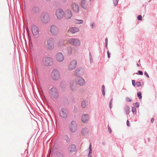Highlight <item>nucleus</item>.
Here are the masks:
<instances>
[{"label": "nucleus", "instance_id": "nucleus-10", "mask_svg": "<svg viewBox=\"0 0 157 157\" xmlns=\"http://www.w3.org/2000/svg\"><path fill=\"white\" fill-rule=\"evenodd\" d=\"M65 17L67 19H69L71 18L72 16L71 11L69 10H67L64 13Z\"/></svg>", "mask_w": 157, "mask_h": 157}, {"label": "nucleus", "instance_id": "nucleus-45", "mask_svg": "<svg viewBox=\"0 0 157 157\" xmlns=\"http://www.w3.org/2000/svg\"><path fill=\"white\" fill-rule=\"evenodd\" d=\"M107 55H108V58H109L110 57V54L109 53V51L107 52Z\"/></svg>", "mask_w": 157, "mask_h": 157}, {"label": "nucleus", "instance_id": "nucleus-48", "mask_svg": "<svg viewBox=\"0 0 157 157\" xmlns=\"http://www.w3.org/2000/svg\"><path fill=\"white\" fill-rule=\"evenodd\" d=\"M111 104V103H109V108L111 109L112 108Z\"/></svg>", "mask_w": 157, "mask_h": 157}, {"label": "nucleus", "instance_id": "nucleus-32", "mask_svg": "<svg viewBox=\"0 0 157 157\" xmlns=\"http://www.w3.org/2000/svg\"><path fill=\"white\" fill-rule=\"evenodd\" d=\"M136 86H140L141 85V83L140 82H137L136 83Z\"/></svg>", "mask_w": 157, "mask_h": 157}, {"label": "nucleus", "instance_id": "nucleus-38", "mask_svg": "<svg viewBox=\"0 0 157 157\" xmlns=\"http://www.w3.org/2000/svg\"><path fill=\"white\" fill-rule=\"evenodd\" d=\"M126 100L128 102H131L132 101L128 97L126 98Z\"/></svg>", "mask_w": 157, "mask_h": 157}, {"label": "nucleus", "instance_id": "nucleus-24", "mask_svg": "<svg viewBox=\"0 0 157 157\" xmlns=\"http://www.w3.org/2000/svg\"><path fill=\"white\" fill-rule=\"evenodd\" d=\"M105 86L104 85H102V86H101V91L102 92V94L104 96H105Z\"/></svg>", "mask_w": 157, "mask_h": 157}, {"label": "nucleus", "instance_id": "nucleus-28", "mask_svg": "<svg viewBox=\"0 0 157 157\" xmlns=\"http://www.w3.org/2000/svg\"><path fill=\"white\" fill-rule=\"evenodd\" d=\"M76 84V83L75 82H72L71 83H70V87L73 90V86H75Z\"/></svg>", "mask_w": 157, "mask_h": 157}, {"label": "nucleus", "instance_id": "nucleus-34", "mask_svg": "<svg viewBox=\"0 0 157 157\" xmlns=\"http://www.w3.org/2000/svg\"><path fill=\"white\" fill-rule=\"evenodd\" d=\"M80 72V71H79V69H77L76 71H75V75H78L79 74V72Z\"/></svg>", "mask_w": 157, "mask_h": 157}, {"label": "nucleus", "instance_id": "nucleus-27", "mask_svg": "<svg viewBox=\"0 0 157 157\" xmlns=\"http://www.w3.org/2000/svg\"><path fill=\"white\" fill-rule=\"evenodd\" d=\"M67 53L69 54H71L72 52V48L71 47H68L67 49Z\"/></svg>", "mask_w": 157, "mask_h": 157}, {"label": "nucleus", "instance_id": "nucleus-53", "mask_svg": "<svg viewBox=\"0 0 157 157\" xmlns=\"http://www.w3.org/2000/svg\"><path fill=\"white\" fill-rule=\"evenodd\" d=\"M47 1H51V0H46Z\"/></svg>", "mask_w": 157, "mask_h": 157}, {"label": "nucleus", "instance_id": "nucleus-12", "mask_svg": "<svg viewBox=\"0 0 157 157\" xmlns=\"http://www.w3.org/2000/svg\"><path fill=\"white\" fill-rule=\"evenodd\" d=\"M32 31L33 33L34 36H36L39 33V30L37 26L35 25H33L32 27Z\"/></svg>", "mask_w": 157, "mask_h": 157}, {"label": "nucleus", "instance_id": "nucleus-55", "mask_svg": "<svg viewBox=\"0 0 157 157\" xmlns=\"http://www.w3.org/2000/svg\"><path fill=\"white\" fill-rule=\"evenodd\" d=\"M122 157H123L122 156Z\"/></svg>", "mask_w": 157, "mask_h": 157}, {"label": "nucleus", "instance_id": "nucleus-14", "mask_svg": "<svg viewBox=\"0 0 157 157\" xmlns=\"http://www.w3.org/2000/svg\"><path fill=\"white\" fill-rule=\"evenodd\" d=\"M76 82L80 85H83L85 83V81L82 78L78 77L76 79Z\"/></svg>", "mask_w": 157, "mask_h": 157}, {"label": "nucleus", "instance_id": "nucleus-40", "mask_svg": "<svg viewBox=\"0 0 157 157\" xmlns=\"http://www.w3.org/2000/svg\"><path fill=\"white\" fill-rule=\"evenodd\" d=\"M139 74L140 75H143V72L140 71H138Z\"/></svg>", "mask_w": 157, "mask_h": 157}, {"label": "nucleus", "instance_id": "nucleus-54", "mask_svg": "<svg viewBox=\"0 0 157 157\" xmlns=\"http://www.w3.org/2000/svg\"><path fill=\"white\" fill-rule=\"evenodd\" d=\"M140 60H139V62H140Z\"/></svg>", "mask_w": 157, "mask_h": 157}, {"label": "nucleus", "instance_id": "nucleus-25", "mask_svg": "<svg viewBox=\"0 0 157 157\" xmlns=\"http://www.w3.org/2000/svg\"><path fill=\"white\" fill-rule=\"evenodd\" d=\"M89 149H89L90 151H89V155H88V157H91V155L90 154L92 153V149H91V145L90 144V145Z\"/></svg>", "mask_w": 157, "mask_h": 157}, {"label": "nucleus", "instance_id": "nucleus-6", "mask_svg": "<svg viewBox=\"0 0 157 157\" xmlns=\"http://www.w3.org/2000/svg\"><path fill=\"white\" fill-rule=\"evenodd\" d=\"M50 15L48 14H43L41 16V20L44 23L48 22L50 20Z\"/></svg>", "mask_w": 157, "mask_h": 157}, {"label": "nucleus", "instance_id": "nucleus-31", "mask_svg": "<svg viewBox=\"0 0 157 157\" xmlns=\"http://www.w3.org/2000/svg\"><path fill=\"white\" fill-rule=\"evenodd\" d=\"M119 0H113V4L114 6H116Z\"/></svg>", "mask_w": 157, "mask_h": 157}, {"label": "nucleus", "instance_id": "nucleus-36", "mask_svg": "<svg viewBox=\"0 0 157 157\" xmlns=\"http://www.w3.org/2000/svg\"><path fill=\"white\" fill-rule=\"evenodd\" d=\"M57 157H63V155L61 153L57 154Z\"/></svg>", "mask_w": 157, "mask_h": 157}, {"label": "nucleus", "instance_id": "nucleus-23", "mask_svg": "<svg viewBox=\"0 0 157 157\" xmlns=\"http://www.w3.org/2000/svg\"><path fill=\"white\" fill-rule=\"evenodd\" d=\"M124 110L125 111L127 115L129 114L130 112L129 108V107L126 105L124 108Z\"/></svg>", "mask_w": 157, "mask_h": 157}, {"label": "nucleus", "instance_id": "nucleus-30", "mask_svg": "<svg viewBox=\"0 0 157 157\" xmlns=\"http://www.w3.org/2000/svg\"><path fill=\"white\" fill-rule=\"evenodd\" d=\"M82 105L83 108H85L86 106V102L85 101H83L82 103Z\"/></svg>", "mask_w": 157, "mask_h": 157}, {"label": "nucleus", "instance_id": "nucleus-41", "mask_svg": "<svg viewBox=\"0 0 157 157\" xmlns=\"http://www.w3.org/2000/svg\"><path fill=\"white\" fill-rule=\"evenodd\" d=\"M132 82L133 86H135L136 85V84L135 83V81L134 80H133L132 81Z\"/></svg>", "mask_w": 157, "mask_h": 157}, {"label": "nucleus", "instance_id": "nucleus-17", "mask_svg": "<svg viewBox=\"0 0 157 157\" xmlns=\"http://www.w3.org/2000/svg\"><path fill=\"white\" fill-rule=\"evenodd\" d=\"M89 119L88 116L87 115L84 114L82 117V121L84 123H86Z\"/></svg>", "mask_w": 157, "mask_h": 157}, {"label": "nucleus", "instance_id": "nucleus-16", "mask_svg": "<svg viewBox=\"0 0 157 157\" xmlns=\"http://www.w3.org/2000/svg\"><path fill=\"white\" fill-rule=\"evenodd\" d=\"M72 9L73 11L75 13L78 12L79 11V6L77 3L73 2L72 5Z\"/></svg>", "mask_w": 157, "mask_h": 157}, {"label": "nucleus", "instance_id": "nucleus-11", "mask_svg": "<svg viewBox=\"0 0 157 157\" xmlns=\"http://www.w3.org/2000/svg\"><path fill=\"white\" fill-rule=\"evenodd\" d=\"M56 58L58 61L61 62L63 60L64 56L62 53L59 52L56 54Z\"/></svg>", "mask_w": 157, "mask_h": 157}, {"label": "nucleus", "instance_id": "nucleus-22", "mask_svg": "<svg viewBox=\"0 0 157 157\" xmlns=\"http://www.w3.org/2000/svg\"><path fill=\"white\" fill-rule=\"evenodd\" d=\"M89 132V131L87 128H84L82 130V134L83 136L87 135Z\"/></svg>", "mask_w": 157, "mask_h": 157}, {"label": "nucleus", "instance_id": "nucleus-33", "mask_svg": "<svg viewBox=\"0 0 157 157\" xmlns=\"http://www.w3.org/2000/svg\"><path fill=\"white\" fill-rule=\"evenodd\" d=\"M137 19L139 20H142V16L140 15H138L137 17Z\"/></svg>", "mask_w": 157, "mask_h": 157}, {"label": "nucleus", "instance_id": "nucleus-52", "mask_svg": "<svg viewBox=\"0 0 157 157\" xmlns=\"http://www.w3.org/2000/svg\"><path fill=\"white\" fill-rule=\"evenodd\" d=\"M147 140H148V141H150V138H147Z\"/></svg>", "mask_w": 157, "mask_h": 157}, {"label": "nucleus", "instance_id": "nucleus-35", "mask_svg": "<svg viewBox=\"0 0 157 157\" xmlns=\"http://www.w3.org/2000/svg\"><path fill=\"white\" fill-rule=\"evenodd\" d=\"M134 105L136 107L138 108L139 106V103L138 102H136L135 103Z\"/></svg>", "mask_w": 157, "mask_h": 157}, {"label": "nucleus", "instance_id": "nucleus-7", "mask_svg": "<svg viewBox=\"0 0 157 157\" xmlns=\"http://www.w3.org/2000/svg\"><path fill=\"white\" fill-rule=\"evenodd\" d=\"M77 64V62L76 60H72L68 66V69L70 71H72L75 69Z\"/></svg>", "mask_w": 157, "mask_h": 157}, {"label": "nucleus", "instance_id": "nucleus-20", "mask_svg": "<svg viewBox=\"0 0 157 157\" xmlns=\"http://www.w3.org/2000/svg\"><path fill=\"white\" fill-rule=\"evenodd\" d=\"M87 5V2L85 0H82L81 2V5L82 7L84 8H85Z\"/></svg>", "mask_w": 157, "mask_h": 157}, {"label": "nucleus", "instance_id": "nucleus-37", "mask_svg": "<svg viewBox=\"0 0 157 157\" xmlns=\"http://www.w3.org/2000/svg\"><path fill=\"white\" fill-rule=\"evenodd\" d=\"M108 128L109 133H111L112 132V130L110 128L109 125L108 126Z\"/></svg>", "mask_w": 157, "mask_h": 157}, {"label": "nucleus", "instance_id": "nucleus-18", "mask_svg": "<svg viewBox=\"0 0 157 157\" xmlns=\"http://www.w3.org/2000/svg\"><path fill=\"white\" fill-rule=\"evenodd\" d=\"M79 31V29L78 28L74 27H71L69 29V31L73 33H75Z\"/></svg>", "mask_w": 157, "mask_h": 157}, {"label": "nucleus", "instance_id": "nucleus-50", "mask_svg": "<svg viewBox=\"0 0 157 157\" xmlns=\"http://www.w3.org/2000/svg\"><path fill=\"white\" fill-rule=\"evenodd\" d=\"M112 99H111V100L109 102V103H112Z\"/></svg>", "mask_w": 157, "mask_h": 157}, {"label": "nucleus", "instance_id": "nucleus-39", "mask_svg": "<svg viewBox=\"0 0 157 157\" xmlns=\"http://www.w3.org/2000/svg\"><path fill=\"white\" fill-rule=\"evenodd\" d=\"M62 45V42H60L58 43V46L59 47H60Z\"/></svg>", "mask_w": 157, "mask_h": 157}, {"label": "nucleus", "instance_id": "nucleus-3", "mask_svg": "<svg viewBox=\"0 0 157 157\" xmlns=\"http://www.w3.org/2000/svg\"><path fill=\"white\" fill-rule=\"evenodd\" d=\"M55 15L58 19H61L63 17L64 15V12L63 10L60 8L56 9Z\"/></svg>", "mask_w": 157, "mask_h": 157}, {"label": "nucleus", "instance_id": "nucleus-21", "mask_svg": "<svg viewBox=\"0 0 157 157\" xmlns=\"http://www.w3.org/2000/svg\"><path fill=\"white\" fill-rule=\"evenodd\" d=\"M74 23L76 24H81L83 22V21L82 20H78L76 19H74L73 20Z\"/></svg>", "mask_w": 157, "mask_h": 157}, {"label": "nucleus", "instance_id": "nucleus-51", "mask_svg": "<svg viewBox=\"0 0 157 157\" xmlns=\"http://www.w3.org/2000/svg\"><path fill=\"white\" fill-rule=\"evenodd\" d=\"M137 65L138 67H139V66H140V65H139V64H138V63H137Z\"/></svg>", "mask_w": 157, "mask_h": 157}, {"label": "nucleus", "instance_id": "nucleus-5", "mask_svg": "<svg viewBox=\"0 0 157 157\" xmlns=\"http://www.w3.org/2000/svg\"><path fill=\"white\" fill-rule=\"evenodd\" d=\"M68 42L71 44L75 46H78L80 44V41L77 39H70L68 40Z\"/></svg>", "mask_w": 157, "mask_h": 157}, {"label": "nucleus", "instance_id": "nucleus-19", "mask_svg": "<svg viewBox=\"0 0 157 157\" xmlns=\"http://www.w3.org/2000/svg\"><path fill=\"white\" fill-rule=\"evenodd\" d=\"M76 147L75 145L74 144L71 145L69 147L70 152L71 153L75 152L76 150Z\"/></svg>", "mask_w": 157, "mask_h": 157}, {"label": "nucleus", "instance_id": "nucleus-29", "mask_svg": "<svg viewBox=\"0 0 157 157\" xmlns=\"http://www.w3.org/2000/svg\"><path fill=\"white\" fill-rule=\"evenodd\" d=\"M137 95L139 99L140 100L142 99V96L141 95V92H138L137 94Z\"/></svg>", "mask_w": 157, "mask_h": 157}, {"label": "nucleus", "instance_id": "nucleus-44", "mask_svg": "<svg viewBox=\"0 0 157 157\" xmlns=\"http://www.w3.org/2000/svg\"><path fill=\"white\" fill-rule=\"evenodd\" d=\"M127 125L129 127L130 126V124L129 122V121L128 120H127V121L126 122Z\"/></svg>", "mask_w": 157, "mask_h": 157}, {"label": "nucleus", "instance_id": "nucleus-4", "mask_svg": "<svg viewBox=\"0 0 157 157\" xmlns=\"http://www.w3.org/2000/svg\"><path fill=\"white\" fill-rule=\"evenodd\" d=\"M42 62L43 64L46 66H51L53 64L52 59L51 58L48 57L44 58Z\"/></svg>", "mask_w": 157, "mask_h": 157}, {"label": "nucleus", "instance_id": "nucleus-49", "mask_svg": "<svg viewBox=\"0 0 157 157\" xmlns=\"http://www.w3.org/2000/svg\"><path fill=\"white\" fill-rule=\"evenodd\" d=\"M105 142H104V141L103 142H102V144H103V145H105Z\"/></svg>", "mask_w": 157, "mask_h": 157}, {"label": "nucleus", "instance_id": "nucleus-9", "mask_svg": "<svg viewBox=\"0 0 157 157\" xmlns=\"http://www.w3.org/2000/svg\"><path fill=\"white\" fill-rule=\"evenodd\" d=\"M50 94L53 98H56L58 97L57 90L55 88L51 89L50 91Z\"/></svg>", "mask_w": 157, "mask_h": 157}, {"label": "nucleus", "instance_id": "nucleus-43", "mask_svg": "<svg viewBox=\"0 0 157 157\" xmlns=\"http://www.w3.org/2000/svg\"><path fill=\"white\" fill-rule=\"evenodd\" d=\"M144 75H146V76L148 78H149V76L148 75V74L147 73V72L146 71H145L144 72Z\"/></svg>", "mask_w": 157, "mask_h": 157}, {"label": "nucleus", "instance_id": "nucleus-42", "mask_svg": "<svg viewBox=\"0 0 157 157\" xmlns=\"http://www.w3.org/2000/svg\"><path fill=\"white\" fill-rule=\"evenodd\" d=\"M105 46H107V44H108V39L106 38L105 39Z\"/></svg>", "mask_w": 157, "mask_h": 157}, {"label": "nucleus", "instance_id": "nucleus-2", "mask_svg": "<svg viewBox=\"0 0 157 157\" xmlns=\"http://www.w3.org/2000/svg\"><path fill=\"white\" fill-rule=\"evenodd\" d=\"M55 40L52 38L49 39L47 42L46 46L47 48L49 50L52 49L54 47Z\"/></svg>", "mask_w": 157, "mask_h": 157}, {"label": "nucleus", "instance_id": "nucleus-46", "mask_svg": "<svg viewBox=\"0 0 157 157\" xmlns=\"http://www.w3.org/2000/svg\"><path fill=\"white\" fill-rule=\"evenodd\" d=\"M154 121V119L153 118H152L151 119V121L152 123H153Z\"/></svg>", "mask_w": 157, "mask_h": 157}, {"label": "nucleus", "instance_id": "nucleus-1", "mask_svg": "<svg viewBox=\"0 0 157 157\" xmlns=\"http://www.w3.org/2000/svg\"><path fill=\"white\" fill-rule=\"evenodd\" d=\"M51 77L52 79L56 80L59 79L60 75L59 71L57 70H53L51 74Z\"/></svg>", "mask_w": 157, "mask_h": 157}, {"label": "nucleus", "instance_id": "nucleus-8", "mask_svg": "<svg viewBox=\"0 0 157 157\" xmlns=\"http://www.w3.org/2000/svg\"><path fill=\"white\" fill-rule=\"evenodd\" d=\"M59 31L58 28L55 25H52L50 27V31L53 35H57Z\"/></svg>", "mask_w": 157, "mask_h": 157}, {"label": "nucleus", "instance_id": "nucleus-15", "mask_svg": "<svg viewBox=\"0 0 157 157\" xmlns=\"http://www.w3.org/2000/svg\"><path fill=\"white\" fill-rule=\"evenodd\" d=\"M77 126L75 123L74 122H72L70 124V128L72 132H75L77 129Z\"/></svg>", "mask_w": 157, "mask_h": 157}, {"label": "nucleus", "instance_id": "nucleus-47", "mask_svg": "<svg viewBox=\"0 0 157 157\" xmlns=\"http://www.w3.org/2000/svg\"><path fill=\"white\" fill-rule=\"evenodd\" d=\"M94 25H94V23H91V26L92 28H93V27L94 26Z\"/></svg>", "mask_w": 157, "mask_h": 157}, {"label": "nucleus", "instance_id": "nucleus-26", "mask_svg": "<svg viewBox=\"0 0 157 157\" xmlns=\"http://www.w3.org/2000/svg\"><path fill=\"white\" fill-rule=\"evenodd\" d=\"M132 111L134 114H136V109L135 107H132Z\"/></svg>", "mask_w": 157, "mask_h": 157}, {"label": "nucleus", "instance_id": "nucleus-13", "mask_svg": "<svg viewBox=\"0 0 157 157\" xmlns=\"http://www.w3.org/2000/svg\"><path fill=\"white\" fill-rule=\"evenodd\" d=\"M60 113L61 117L63 118H66L67 116V112L65 109H62Z\"/></svg>", "mask_w": 157, "mask_h": 157}]
</instances>
